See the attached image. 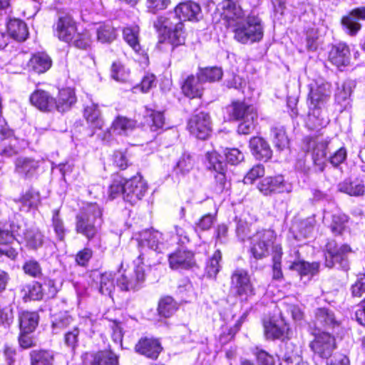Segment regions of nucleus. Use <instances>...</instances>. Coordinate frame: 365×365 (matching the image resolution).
<instances>
[{
  "instance_id": "nucleus-1",
  "label": "nucleus",
  "mask_w": 365,
  "mask_h": 365,
  "mask_svg": "<svg viewBox=\"0 0 365 365\" xmlns=\"http://www.w3.org/2000/svg\"><path fill=\"white\" fill-rule=\"evenodd\" d=\"M219 6L227 21L228 27L234 33V38L243 44L253 43L262 40L264 29L262 20L255 15H249L246 19L245 12L233 0H224Z\"/></svg>"
},
{
  "instance_id": "nucleus-2",
  "label": "nucleus",
  "mask_w": 365,
  "mask_h": 365,
  "mask_svg": "<svg viewBox=\"0 0 365 365\" xmlns=\"http://www.w3.org/2000/svg\"><path fill=\"white\" fill-rule=\"evenodd\" d=\"M309 113L307 124L311 129L318 130L329 123V119L323 111L331 94V84L324 79L314 81L309 86Z\"/></svg>"
},
{
  "instance_id": "nucleus-3",
  "label": "nucleus",
  "mask_w": 365,
  "mask_h": 365,
  "mask_svg": "<svg viewBox=\"0 0 365 365\" xmlns=\"http://www.w3.org/2000/svg\"><path fill=\"white\" fill-rule=\"evenodd\" d=\"M103 210L96 203H89L76 216L75 230L88 241L94 239L103 222Z\"/></svg>"
},
{
  "instance_id": "nucleus-4",
  "label": "nucleus",
  "mask_w": 365,
  "mask_h": 365,
  "mask_svg": "<svg viewBox=\"0 0 365 365\" xmlns=\"http://www.w3.org/2000/svg\"><path fill=\"white\" fill-rule=\"evenodd\" d=\"M153 26L160 34L166 36L168 42L173 46L185 43L183 24L175 12L158 16Z\"/></svg>"
},
{
  "instance_id": "nucleus-5",
  "label": "nucleus",
  "mask_w": 365,
  "mask_h": 365,
  "mask_svg": "<svg viewBox=\"0 0 365 365\" xmlns=\"http://www.w3.org/2000/svg\"><path fill=\"white\" fill-rule=\"evenodd\" d=\"M230 116L240 123L237 127L239 134H250L255 128L257 112L254 106L245 102H233L228 108Z\"/></svg>"
},
{
  "instance_id": "nucleus-6",
  "label": "nucleus",
  "mask_w": 365,
  "mask_h": 365,
  "mask_svg": "<svg viewBox=\"0 0 365 365\" xmlns=\"http://www.w3.org/2000/svg\"><path fill=\"white\" fill-rule=\"evenodd\" d=\"M351 252L352 250L348 245H339L334 240L329 241L324 251L325 267L348 271L350 269L348 256Z\"/></svg>"
},
{
  "instance_id": "nucleus-7",
  "label": "nucleus",
  "mask_w": 365,
  "mask_h": 365,
  "mask_svg": "<svg viewBox=\"0 0 365 365\" xmlns=\"http://www.w3.org/2000/svg\"><path fill=\"white\" fill-rule=\"evenodd\" d=\"M143 253L134 262V269L124 270L117 278L116 284L122 291H134L139 289L145 280V270L141 265Z\"/></svg>"
},
{
  "instance_id": "nucleus-8",
  "label": "nucleus",
  "mask_w": 365,
  "mask_h": 365,
  "mask_svg": "<svg viewBox=\"0 0 365 365\" xmlns=\"http://www.w3.org/2000/svg\"><path fill=\"white\" fill-rule=\"evenodd\" d=\"M329 141L322 137H307L304 139V148L312 154L316 168L323 172L327 166Z\"/></svg>"
},
{
  "instance_id": "nucleus-9",
  "label": "nucleus",
  "mask_w": 365,
  "mask_h": 365,
  "mask_svg": "<svg viewBox=\"0 0 365 365\" xmlns=\"http://www.w3.org/2000/svg\"><path fill=\"white\" fill-rule=\"evenodd\" d=\"M276 235L273 230H263L257 232L251 238V252L256 259H262L269 253V248L272 247L274 253V247L278 245L274 244Z\"/></svg>"
},
{
  "instance_id": "nucleus-10",
  "label": "nucleus",
  "mask_w": 365,
  "mask_h": 365,
  "mask_svg": "<svg viewBox=\"0 0 365 365\" xmlns=\"http://www.w3.org/2000/svg\"><path fill=\"white\" fill-rule=\"evenodd\" d=\"M230 289L234 294L247 299L254 294V288L250 281L247 271L243 269H236L231 275Z\"/></svg>"
},
{
  "instance_id": "nucleus-11",
  "label": "nucleus",
  "mask_w": 365,
  "mask_h": 365,
  "mask_svg": "<svg viewBox=\"0 0 365 365\" xmlns=\"http://www.w3.org/2000/svg\"><path fill=\"white\" fill-rule=\"evenodd\" d=\"M147 190V182L140 175H137L125 180V201L135 204L143 198Z\"/></svg>"
},
{
  "instance_id": "nucleus-12",
  "label": "nucleus",
  "mask_w": 365,
  "mask_h": 365,
  "mask_svg": "<svg viewBox=\"0 0 365 365\" xmlns=\"http://www.w3.org/2000/svg\"><path fill=\"white\" fill-rule=\"evenodd\" d=\"M309 347L319 357L328 359L336 347L335 339L330 334L322 332L316 335L314 339L310 342Z\"/></svg>"
},
{
  "instance_id": "nucleus-13",
  "label": "nucleus",
  "mask_w": 365,
  "mask_h": 365,
  "mask_svg": "<svg viewBox=\"0 0 365 365\" xmlns=\"http://www.w3.org/2000/svg\"><path fill=\"white\" fill-rule=\"evenodd\" d=\"M188 129L197 138L205 140L212 131L210 115L204 112L193 115L189 120Z\"/></svg>"
},
{
  "instance_id": "nucleus-14",
  "label": "nucleus",
  "mask_w": 365,
  "mask_h": 365,
  "mask_svg": "<svg viewBox=\"0 0 365 365\" xmlns=\"http://www.w3.org/2000/svg\"><path fill=\"white\" fill-rule=\"evenodd\" d=\"M55 35L61 40L71 42L76 33V23L68 14L60 15L53 26Z\"/></svg>"
},
{
  "instance_id": "nucleus-15",
  "label": "nucleus",
  "mask_w": 365,
  "mask_h": 365,
  "mask_svg": "<svg viewBox=\"0 0 365 365\" xmlns=\"http://www.w3.org/2000/svg\"><path fill=\"white\" fill-rule=\"evenodd\" d=\"M39 168V161L30 157L20 156L14 161V173L24 180L34 178Z\"/></svg>"
},
{
  "instance_id": "nucleus-16",
  "label": "nucleus",
  "mask_w": 365,
  "mask_h": 365,
  "mask_svg": "<svg viewBox=\"0 0 365 365\" xmlns=\"http://www.w3.org/2000/svg\"><path fill=\"white\" fill-rule=\"evenodd\" d=\"M359 21H365V6L354 9L342 17L341 25L344 31L349 36H356L361 29Z\"/></svg>"
},
{
  "instance_id": "nucleus-17",
  "label": "nucleus",
  "mask_w": 365,
  "mask_h": 365,
  "mask_svg": "<svg viewBox=\"0 0 365 365\" xmlns=\"http://www.w3.org/2000/svg\"><path fill=\"white\" fill-rule=\"evenodd\" d=\"M259 191L264 195H269L276 192H289L292 185L287 183L282 175L267 177L258 185Z\"/></svg>"
},
{
  "instance_id": "nucleus-18",
  "label": "nucleus",
  "mask_w": 365,
  "mask_h": 365,
  "mask_svg": "<svg viewBox=\"0 0 365 365\" xmlns=\"http://www.w3.org/2000/svg\"><path fill=\"white\" fill-rule=\"evenodd\" d=\"M140 247V254L143 253L141 261L144 259L146 248L157 252H162L165 248L163 242V234L157 230H146L138 243Z\"/></svg>"
},
{
  "instance_id": "nucleus-19",
  "label": "nucleus",
  "mask_w": 365,
  "mask_h": 365,
  "mask_svg": "<svg viewBox=\"0 0 365 365\" xmlns=\"http://www.w3.org/2000/svg\"><path fill=\"white\" fill-rule=\"evenodd\" d=\"M85 365H117L118 357L110 350L87 352L83 355Z\"/></svg>"
},
{
  "instance_id": "nucleus-20",
  "label": "nucleus",
  "mask_w": 365,
  "mask_h": 365,
  "mask_svg": "<svg viewBox=\"0 0 365 365\" xmlns=\"http://www.w3.org/2000/svg\"><path fill=\"white\" fill-rule=\"evenodd\" d=\"M29 100L32 106L42 112L55 110V98L44 90H36L31 94Z\"/></svg>"
},
{
  "instance_id": "nucleus-21",
  "label": "nucleus",
  "mask_w": 365,
  "mask_h": 365,
  "mask_svg": "<svg viewBox=\"0 0 365 365\" xmlns=\"http://www.w3.org/2000/svg\"><path fill=\"white\" fill-rule=\"evenodd\" d=\"M136 352L152 359H156L163 348L158 339L149 337L141 338L135 346Z\"/></svg>"
},
{
  "instance_id": "nucleus-22",
  "label": "nucleus",
  "mask_w": 365,
  "mask_h": 365,
  "mask_svg": "<svg viewBox=\"0 0 365 365\" xmlns=\"http://www.w3.org/2000/svg\"><path fill=\"white\" fill-rule=\"evenodd\" d=\"M195 264L193 253L185 250H178L169 255L171 269H187Z\"/></svg>"
},
{
  "instance_id": "nucleus-23",
  "label": "nucleus",
  "mask_w": 365,
  "mask_h": 365,
  "mask_svg": "<svg viewBox=\"0 0 365 365\" xmlns=\"http://www.w3.org/2000/svg\"><path fill=\"white\" fill-rule=\"evenodd\" d=\"M350 49L344 43H339L332 46L329 59L336 66H347L350 62Z\"/></svg>"
},
{
  "instance_id": "nucleus-24",
  "label": "nucleus",
  "mask_w": 365,
  "mask_h": 365,
  "mask_svg": "<svg viewBox=\"0 0 365 365\" xmlns=\"http://www.w3.org/2000/svg\"><path fill=\"white\" fill-rule=\"evenodd\" d=\"M320 267L319 262H308L303 260L293 262L289 265V269L296 271L301 279L309 281L315 274L319 272Z\"/></svg>"
},
{
  "instance_id": "nucleus-25",
  "label": "nucleus",
  "mask_w": 365,
  "mask_h": 365,
  "mask_svg": "<svg viewBox=\"0 0 365 365\" xmlns=\"http://www.w3.org/2000/svg\"><path fill=\"white\" fill-rule=\"evenodd\" d=\"M21 236H23L26 247L30 250H36L42 247L44 242V235L35 226L23 230L21 228Z\"/></svg>"
},
{
  "instance_id": "nucleus-26",
  "label": "nucleus",
  "mask_w": 365,
  "mask_h": 365,
  "mask_svg": "<svg viewBox=\"0 0 365 365\" xmlns=\"http://www.w3.org/2000/svg\"><path fill=\"white\" fill-rule=\"evenodd\" d=\"M6 28L10 38L17 41H24L29 36V29L26 24L17 18H9Z\"/></svg>"
},
{
  "instance_id": "nucleus-27",
  "label": "nucleus",
  "mask_w": 365,
  "mask_h": 365,
  "mask_svg": "<svg viewBox=\"0 0 365 365\" xmlns=\"http://www.w3.org/2000/svg\"><path fill=\"white\" fill-rule=\"evenodd\" d=\"M202 83L198 73L197 76L190 75L182 85V91L185 96L190 98H200L203 91Z\"/></svg>"
},
{
  "instance_id": "nucleus-28",
  "label": "nucleus",
  "mask_w": 365,
  "mask_h": 365,
  "mask_svg": "<svg viewBox=\"0 0 365 365\" xmlns=\"http://www.w3.org/2000/svg\"><path fill=\"white\" fill-rule=\"evenodd\" d=\"M250 148L252 155L259 160L267 161L271 158L272 151L262 138L254 137L250 140Z\"/></svg>"
},
{
  "instance_id": "nucleus-29",
  "label": "nucleus",
  "mask_w": 365,
  "mask_h": 365,
  "mask_svg": "<svg viewBox=\"0 0 365 365\" xmlns=\"http://www.w3.org/2000/svg\"><path fill=\"white\" fill-rule=\"evenodd\" d=\"M200 11V6L192 1L180 3L175 8V13L180 18L181 22L186 20H198Z\"/></svg>"
},
{
  "instance_id": "nucleus-30",
  "label": "nucleus",
  "mask_w": 365,
  "mask_h": 365,
  "mask_svg": "<svg viewBox=\"0 0 365 365\" xmlns=\"http://www.w3.org/2000/svg\"><path fill=\"white\" fill-rule=\"evenodd\" d=\"M76 102V97L71 88H63L59 91L55 98V110L60 113L68 110Z\"/></svg>"
},
{
  "instance_id": "nucleus-31",
  "label": "nucleus",
  "mask_w": 365,
  "mask_h": 365,
  "mask_svg": "<svg viewBox=\"0 0 365 365\" xmlns=\"http://www.w3.org/2000/svg\"><path fill=\"white\" fill-rule=\"evenodd\" d=\"M15 202L19 205L21 211L29 212L31 209L36 208L40 204V195L34 189H29L18 200H15Z\"/></svg>"
},
{
  "instance_id": "nucleus-32",
  "label": "nucleus",
  "mask_w": 365,
  "mask_h": 365,
  "mask_svg": "<svg viewBox=\"0 0 365 365\" xmlns=\"http://www.w3.org/2000/svg\"><path fill=\"white\" fill-rule=\"evenodd\" d=\"M38 314L35 312H21L19 315L21 331L24 333L33 332L38 324Z\"/></svg>"
},
{
  "instance_id": "nucleus-33",
  "label": "nucleus",
  "mask_w": 365,
  "mask_h": 365,
  "mask_svg": "<svg viewBox=\"0 0 365 365\" xmlns=\"http://www.w3.org/2000/svg\"><path fill=\"white\" fill-rule=\"evenodd\" d=\"M301 353L300 348L292 342L286 343L283 356L284 363L287 365H309L307 361L302 359Z\"/></svg>"
},
{
  "instance_id": "nucleus-34",
  "label": "nucleus",
  "mask_w": 365,
  "mask_h": 365,
  "mask_svg": "<svg viewBox=\"0 0 365 365\" xmlns=\"http://www.w3.org/2000/svg\"><path fill=\"white\" fill-rule=\"evenodd\" d=\"M351 92L352 84L350 81H345L338 86L334 96L336 103L341 106L340 111L349 106Z\"/></svg>"
},
{
  "instance_id": "nucleus-35",
  "label": "nucleus",
  "mask_w": 365,
  "mask_h": 365,
  "mask_svg": "<svg viewBox=\"0 0 365 365\" xmlns=\"http://www.w3.org/2000/svg\"><path fill=\"white\" fill-rule=\"evenodd\" d=\"M135 127V122L123 116H118L113 122L109 132L115 135H128Z\"/></svg>"
},
{
  "instance_id": "nucleus-36",
  "label": "nucleus",
  "mask_w": 365,
  "mask_h": 365,
  "mask_svg": "<svg viewBox=\"0 0 365 365\" xmlns=\"http://www.w3.org/2000/svg\"><path fill=\"white\" fill-rule=\"evenodd\" d=\"M29 356L31 365H53L54 361V353L51 350H32Z\"/></svg>"
},
{
  "instance_id": "nucleus-37",
  "label": "nucleus",
  "mask_w": 365,
  "mask_h": 365,
  "mask_svg": "<svg viewBox=\"0 0 365 365\" xmlns=\"http://www.w3.org/2000/svg\"><path fill=\"white\" fill-rule=\"evenodd\" d=\"M139 32L140 29L138 26H127L123 30V38L137 53H143L139 42Z\"/></svg>"
},
{
  "instance_id": "nucleus-38",
  "label": "nucleus",
  "mask_w": 365,
  "mask_h": 365,
  "mask_svg": "<svg viewBox=\"0 0 365 365\" xmlns=\"http://www.w3.org/2000/svg\"><path fill=\"white\" fill-rule=\"evenodd\" d=\"M52 64L51 58L45 53L34 54L29 61V66L36 73H41L48 71Z\"/></svg>"
},
{
  "instance_id": "nucleus-39",
  "label": "nucleus",
  "mask_w": 365,
  "mask_h": 365,
  "mask_svg": "<svg viewBox=\"0 0 365 365\" xmlns=\"http://www.w3.org/2000/svg\"><path fill=\"white\" fill-rule=\"evenodd\" d=\"M84 117L93 128L101 129L104 125L97 104L91 103L87 106L84 109Z\"/></svg>"
},
{
  "instance_id": "nucleus-40",
  "label": "nucleus",
  "mask_w": 365,
  "mask_h": 365,
  "mask_svg": "<svg viewBox=\"0 0 365 365\" xmlns=\"http://www.w3.org/2000/svg\"><path fill=\"white\" fill-rule=\"evenodd\" d=\"M316 324L323 327L333 328L338 325V321L336 319L332 311L327 308H319L315 312Z\"/></svg>"
},
{
  "instance_id": "nucleus-41",
  "label": "nucleus",
  "mask_w": 365,
  "mask_h": 365,
  "mask_svg": "<svg viewBox=\"0 0 365 365\" xmlns=\"http://www.w3.org/2000/svg\"><path fill=\"white\" fill-rule=\"evenodd\" d=\"M339 190L351 196H360L364 195L365 187L360 180H346L339 185Z\"/></svg>"
},
{
  "instance_id": "nucleus-42",
  "label": "nucleus",
  "mask_w": 365,
  "mask_h": 365,
  "mask_svg": "<svg viewBox=\"0 0 365 365\" xmlns=\"http://www.w3.org/2000/svg\"><path fill=\"white\" fill-rule=\"evenodd\" d=\"M270 137L272 143L278 150H284L289 144V140L283 126L272 127L270 130Z\"/></svg>"
},
{
  "instance_id": "nucleus-43",
  "label": "nucleus",
  "mask_w": 365,
  "mask_h": 365,
  "mask_svg": "<svg viewBox=\"0 0 365 365\" xmlns=\"http://www.w3.org/2000/svg\"><path fill=\"white\" fill-rule=\"evenodd\" d=\"M97 40L102 43H110L117 36L115 29L109 24L100 25L96 30Z\"/></svg>"
},
{
  "instance_id": "nucleus-44",
  "label": "nucleus",
  "mask_w": 365,
  "mask_h": 365,
  "mask_svg": "<svg viewBox=\"0 0 365 365\" xmlns=\"http://www.w3.org/2000/svg\"><path fill=\"white\" fill-rule=\"evenodd\" d=\"M99 292L104 295L111 296L115 289L114 277L110 272H105L98 274Z\"/></svg>"
},
{
  "instance_id": "nucleus-45",
  "label": "nucleus",
  "mask_w": 365,
  "mask_h": 365,
  "mask_svg": "<svg viewBox=\"0 0 365 365\" xmlns=\"http://www.w3.org/2000/svg\"><path fill=\"white\" fill-rule=\"evenodd\" d=\"M197 73L203 83L217 81L222 78L223 74L222 69L217 66L200 68Z\"/></svg>"
},
{
  "instance_id": "nucleus-46",
  "label": "nucleus",
  "mask_w": 365,
  "mask_h": 365,
  "mask_svg": "<svg viewBox=\"0 0 365 365\" xmlns=\"http://www.w3.org/2000/svg\"><path fill=\"white\" fill-rule=\"evenodd\" d=\"M264 334L267 339H274L282 337L285 332L286 325L282 322V324H277L269 320L264 323Z\"/></svg>"
},
{
  "instance_id": "nucleus-47",
  "label": "nucleus",
  "mask_w": 365,
  "mask_h": 365,
  "mask_svg": "<svg viewBox=\"0 0 365 365\" xmlns=\"http://www.w3.org/2000/svg\"><path fill=\"white\" fill-rule=\"evenodd\" d=\"M178 309L177 302L170 297L162 298L158 303V311L160 316L170 317Z\"/></svg>"
},
{
  "instance_id": "nucleus-48",
  "label": "nucleus",
  "mask_w": 365,
  "mask_h": 365,
  "mask_svg": "<svg viewBox=\"0 0 365 365\" xmlns=\"http://www.w3.org/2000/svg\"><path fill=\"white\" fill-rule=\"evenodd\" d=\"M205 164L209 170L216 171L222 170L227 168V165L222 161V157L215 151L207 152L205 155Z\"/></svg>"
},
{
  "instance_id": "nucleus-49",
  "label": "nucleus",
  "mask_w": 365,
  "mask_h": 365,
  "mask_svg": "<svg viewBox=\"0 0 365 365\" xmlns=\"http://www.w3.org/2000/svg\"><path fill=\"white\" fill-rule=\"evenodd\" d=\"M195 163L193 155L187 153H184L179 158L175 170L177 173H179L182 175H185L193 168Z\"/></svg>"
},
{
  "instance_id": "nucleus-50",
  "label": "nucleus",
  "mask_w": 365,
  "mask_h": 365,
  "mask_svg": "<svg viewBox=\"0 0 365 365\" xmlns=\"http://www.w3.org/2000/svg\"><path fill=\"white\" fill-rule=\"evenodd\" d=\"M10 230L0 227V244L11 243L15 239V235L21 236V225L12 222L10 224Z\"/></svg>"
},
{
  "instance_id": "nucleus-51",
  "label": "nucleus",
  "mask_w": 365,
  "mask_h": 365,
  "mask_svg": "<svg viewBox=\"0 0 365 365\" xmlns=\"http://www.w3.org/2000/svg\"><path fill=\"white\" fill-rule=\"evenodd\" d=\"M222 260L221 252L216 250L212 256L208 259L205 272L209 277H215L220 270V262Z\"/></svg>"
},
{
  "instance_id": "nucleus-52",
  "label": "nucleus",
  "mask_w": 365,
  "mask_h": 365,
  "mask_svg": "<svg viewBox=\"0 0 365 365\" xmlns=\"http://www.w3.org/2000/svg\"><path fill=\"white\" fill-rule=\"evenodd\" d=\"M125 180L121 177L114 178L108 188V197L111 200H113L117 197L122 195L125 200Z\"/></svg>"
},
{
  "instance_id": "nucleus-53",
  "label": "nucleus",
  "mask_w": 365,
  "mask_h": 365,
  "mask_svg": "<svg viewBox=\"0 0 365 365\" xmlns=\"http://www.w3.org/2000/svg\"><path fill=\"white\" fill-rule=\"evenodd\" d=\"M214 178H215V192L217 193L222 192L224 190L228 189L230 186V182L227 180V168L222 169V170H216L214 171Z\"/></svg>"
},
{
  "instance_id": "nucleus-54",
  "label": "nucleus",
  "mask_w": 365,
  "mask_h": 365,
  "mask_svg": "<svg viewBox=\"0 0 365 365\" xmlns=\"http://www.w3.org/2000/svg\"><path fill=\"white\" fill-rule=\"evenodd\" d=\"M274 254L272 257V277L274 279H281L283 277V274L281 268V257H282V247L280 245L274 247Z\"/></svg>"
},
{
  "instance_id": "nucleus-55",
  "label": "nucleus",
  "mask_w": 365,
  "mask_h": 365,
  "mask_svg": "<svg viewBox=\"0 0 365 365\" xmlns=\"http://www.w3.org/2000/svg\"><path fill=\"white\" fill-rule=\"evenodd\" d=\"M52 227L57 238L61 241L63 240L66 235V228L63 221L60 217L59 210H53Z\"/></svg>"
},
{
  "instance_id": "nucleus-56",
  "label": "nucleus",
  "mask_w": 365,
  "mask_h": 365,
  "mask_svg": "<svg viewBox=\"0 0 365 365\" xmlns=\"http://www.w3.org/2000/svg\"><path fill=\"white\" fill-rule=\"evenodd\" d=\"M130 71L120 62H114L111 66V76L120 82H125L129 78Z\"/></svg>"
},
{
  "instance_id": "nucleus-57",
  "label": "nucleus",
  "mask_w": 365,
  "mask_h": 365,
  "mask_svg": "<svg viewBox=\"0 0 365 365\" xmlns=\"http://www.w3.org/2000/svg\"><path fill=\"white\" fill-rule=\"evenodd\" d=\"M71 41L75 47L80 49H87L90 48L92 43L91 35L88 31H84L82 33L76 34Z\"/></svg>"
},
{
  "instance_id": "nucleus-58",
  "label": "nucleus",
  "mask_w": 365,
  "mask_h": 365,
  "mask_svg": "<svg viewBox=\"0 0 365 365\" xmlns=\"http://www.w3.org/2000/svg\"><path fill=\"white\" fill-rule=\"evenodd\" d=\"M348 221V217L344 214H334L332 216L330 228L335 235H340L345 228V225Z\"/></svg>"
},
{
  "instance_id": "nucleus-59",
  "label": "nucleus",
  "mask_w": 365,
  "mask_h": 365,
  "mask_svg": "<svg viewBox=\"0 0 365 365\" xmlns=\"http://www.w3.org/2000/svg\"><path fill=\"white\" fill-rule=\"evenodd\" d=\"M147 122L153 131L162 128L165 124L163 113L160 111L152 110L149 115H148Z\"/></svg>"
},
{
  "instance_id": "nucleus-60",
  "label": "nucleus",
  "mask_w": 365,
  "mask_h": 365,
  "mask_svg": "<svg viewBox=\"0 0 365 365\" xmlns=\"http://www.w3.org/2000/svg\"><path fill=\"white\" fill-rule=\"evenodd\" d=\"M79 329L74 327L72 330L68 331L64 334V343L71 350H75L78 344Z\"/></svg>"
},
{
  "instance_id": "nucleus-61",
  "label": "nucleus",
  "mask_w": 365,
  "mask_h": 365,
  "mask_svg": "<svg viewBox=\"0 0 365 365\" xmlns=\"http://www.w3.org/2000/svg\"><path fill=\"white\" fill-rule=\"evenodd\" d=\"M237 225H236V235L239 240L241 241H245L247 239L252 238L250 235V230L248 223L246 221L235 219Z\"/></svg>"
},
{
  "instance_id": "nucleus-62",
  "label": "nucleus",
  "mask_w": 365,
  "mask_h": 365,
  "mask_svg": "<svg viewBox=\"0 0 365 365\" xmlns=\"http://www.w3.org/2000/svg\"><path fill=\"white\" fill-rule=\"evenodd\" d=\"M23 269L26 274L33 277H38L41 274L40 264L34 259L26 261L23 266Z\"/></svg>"
},
{
  "instance_id": "nucleus-63",
  "label": "nucleus",
  "mask_w": 365,
  "mask_h": 365,
  "mask_svg": "<svg viewBox=\"0 0 365 365\" xmlns=\"http://www.w3.org/2000/svg\"><path fill=\"white\" fill-rule=\"evenodd\" d=\"M264 175V167L262 165L258 164L250 169V170L247 173L244 178V182L245 184H252L255 180Z\"/></svg>"
},
{
  "instance_id": "nucleus-64",
  "label": "nucleus",
  "mask_w": 365,
  "mask_h": 365,
  "mask_svg": "<svg viewBox=\"0 0 365 365\" xmlns=\"http://www.w3.org/2000/svg\"><path fill=\"white\" fill-rule=\"evenodd\" d=\"M353 297H360L365 293V274H360L351 287Z\"/></svg>"
}]
</instances>
